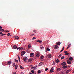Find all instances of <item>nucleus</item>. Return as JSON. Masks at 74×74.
<instances>
[{"label": "nucleus", "mask_w": 74, "mask_h": 74, "mask_svg": "<svg viewBox=\"0 0 74 74\" xmlns=\"http://www.w3.org/2000/svg\"><path fill=\"white\" fill-rule=\"evenodd\" d=\"M53 47L54 49H58V48H59V47L57 45H54L53 46Z\"/></svg>", "instance_id": "1"}, {"label": "nucleus", "mask_w": 74, "mask_h": 74, "mask_svg": "<svg viewBox=\"0 0 74 74\" xmlns=\"http://www.w3.org/2000/svg\"><path fill=\"white\" fill-rule=\"evenodd\" d=\"M23 60L25 62H27V58L26 57H25L23 58Z\"/></svg>", "instance_id": "2"}, {"label": "nucleus", "mask_w": 74, "mask_h": 74, "mask_svg": "<svg viewBox=\"0 0 74 74\" xmlns=\"http://www.w3.org/2000/svg\"><path fill=\"white\" fill-rule=\"evenodd\" d=\"M23 49V48L22 47H19L18 48H17V50H18V49H19L20 51H21V50H22V49Z\"/></svg>", "instance_id": "3"}, {"label": "nucleus", "mask_w": 74, "mask_h": 74, "mask_svg": "<svg viewBox=\"0 0 74 74\" xmlns=\"http://www.w3.org/2000/svg\"><path fill=\"white\" fill-rule=\"evenodd\" d=\"M66 63L65 62H63L61 64V65H62V66H66Z\"/></svg>", "instance_id": "4"}, {"label": "nucleus", "mask_w": 74, "mask_h": 74, "mask_svg": "<svg viewBox=\"0 0 74 74\" xmlns=\"http://www.w3.org/2000/svg\"><path fill=\"white\" fill-rule=\"evenodd\" d=\"M21 56H23V55H24L25 54V51H23L21 52Z\"/></svg>", "instance_id": "5"}, {"label": "nucleus", "mask_w": 74, "mask_h": 74, "mask_svg": "<svg viewBox=\"0 0 74 74\" xmlns=\"http://www.w3.org/2000/svg\"><path fill=\"white\" fill-rule=\"evenodd\" d=\"M53 67H52V68L51 69V70H50V71L51 72V73H53V72H54V71H53V70H54V69H53Z\"/></svg>", "instance_id": "6"}, {"label": "nucleus", "mask_w": 74, "mask_h": 74, "mask_svg": "<svg viewBox=\"0 0 74 74\" xmlns=\"http://www.w3.org/2000/svg\"><path fill=\"white\" fill-rule=\"evenodd\" d=\"M60 44H61V43H60V42H57L56 43V44L57 45H60Z\"/></svg>", "instance_id": "7"}, {"label": "nucleus", "mask_w": 74, "mask_h": 74, "mask_svg": "<svg viewBox=\"0 0 74 74\" xmlns=\"http://www.w3.org/2000/svg\"><path fill=\"white\" fill-rule=\"evenodd\" d=\"M34 55V54L33 53H32L30 54V57H33Z\"/></svg>", "instance_id": "8"}, {"label": "nucleus", "mask_w": 74, "mask_h": 74, "mask_svg": "<svg viewBox=\"0 0 74 74\" xmlns=\"http://www.w3.org/2000/svg\"><path fill=\"white\" fill-rule=\"evenodd\" d=\"M12 63V62L11 61H9L7 63V64L8 65H10Z\"/></svg>", "instance_id": "9"}, {"label": "nucleus", "mask_w": 74, "mask_h": 74, "mask_svg": "<svg viewBox=\"0 0 74 74\" xmlns=\"http://www.w3.org/2000/svg\"><path fill=\"white\" fill-rule=\"evenodd\" d=\"M47 56L48 58H51V57H52V56H51V55L50 54H48L47 55Z\"/></svg>", "instance_id": "10"}, {"label": "nucleus", "mask_w": 74, "mask_h": 74, "mask_svg": "<svg viewBox=\"0 0 74 74\" xmlns=\"http://www.w3.org/2000/svg\"><path fill=\"white\" fill-rule=\"evenodd\" d=\"M69 60L72 61L73 60V57H70L69 58Z\"/></svg>", "instance_id": "11"}, {"label": "nucleus", "mask_w": 74, "mask_h": 74, "mask_svg": "<svg viewBox=\"0 0 74 74\" xmlns=\"http://www.w3.org/2000/svg\"><path fill=\"white\" fill-rule=\"evenodd\" d=\"M67 63L68 64H71V62L69 61V60L67 61Z\"/></svg>", "instance_id": "12"}, {"label": "nucleus", "mask_w": 74, "mask_h": 74, "mask_svg": "<svg viewBox=\"0 0 74 74\" xmlns=\"http://www.w3.org/2000/svg\"><path fill=\"white\" fill-rule=\"evenodd\" d=\"M14 37L16 40H18L19 39V37L17 36H15Z\"/></svg>", "instance_id": "13"}, {"label": "nucleus", "mask_w": 74, "mask_h": 74, "mask_svg": "<svg viewBox=\"0 0 74 74\" xmlns=\"http://www.w3.org/2000/svg\"><path fill=\"white\" fill-rule=\"evenodd\" d=\"M13 48L14 49H16V48L17 49V46L16 45H14L13 46Z\"/></svg>", "instance_id": "14"}, {"label": "nucleus", "mask_w": 74, "mask_h": 74, "mask_svg": "<svg viewBox=\"0 0 74 74\" xmlns=\"http://www.w3.org/2000/svg\"><path fill=\"white\" fill-rule=\"evenodd\" d=\"M36 56H38V57L39 56H40V53H37L36 54Z\"/></svg>", "instance_id": "15"}, {"label": "nucleus", "mask_w": 74, "mask_h": 74, "mask_svg": "<svg viewBox=\"0 0 74 74\" xmlns=\"http://www.w3.org/2000/svg\"><path fill=\"white\" fill-rule=\"evenodd\" d=\"M32 60V59L30 58L28 60V61L29 62H31Z\"/></svg>", "instance_id": "16"}, {"label": "nucleus", "mask_w": 74, "mask_h": 74, "mask_svg": "<svg viewBox=\"0 0 74 74\" xmlns=\"http://www.w3.org/2000/svg\"><path fill=\"white\" fill-rule=\"evenodd\" d=\"M36 41L37 42H39V43H41V42H42V41L40 40H37Z\"/></svg>", "instance_id": "17"}, {"label": "nucleus", "mask_w": 74, "mask_h": 74, "mask_svg": "<svg viewBox=\"0 0 74 74\" xmlns=\"http://www.w3.org/2000/svg\"><path fill=\"white\" fill-rule=\"evenodd\" d=\"M20 67L21 68V69H22V70L24 69V68H23V67H22L21 65H20Z\"/></svg>", "instance_id": "18"}, {"label": "nucleus", "mask_w": 74, "mask_h": 74, "mask_svg": "<svg viewBox=\"0 0 74 74\" xmlns=\"http://www.w3.org/2000/svg\"><path fill=\"white\" fill-rule=\"evenodd\" d=\"M18 68V65L16 64L15 66V70H16L17 68Z\"/></svg>", "instance_id": "19"}, {"label": "nucleus", "mask_w": 74, "mask_h": 74, "mask_svg": "<svg viewBox=\"0 0 74 74\" xmlns=\"http://www.w3.org/2000/svg\"><path fill=\"white\" fill-rule=\"evenodd\" d=\"M67 67V66H64L62 67L63 69H66Z\"/></svg>", "instance_id": "20"}, {"label": "nucleus", "mask_w": 74, "mask_h": 74, "mask_svg": "<svg viewBox=\"0 0 74 74\" xmlns=\"http://www.w3.org/2000/svg\"><path fill=\"white\" fill-rule=\"evenodd\" d=\"M40 48L42 49H44V47H43V46H42V45L40 46Z\"/></svg>", "instance_id": "21"}, {"label": "nucleus", "mask_w": 74, "mask_h": 74, "mask_svg": "<svg viewBox=\"0 0 74 74\" xmlns=\"http://www.w3.org/2000/svg\"><path fill=\"white\" fill-rule=\"evenodd\" d=\"M4 29H0V32H4Z\"/></svg>", "instance_id": "22"}, {"label": "nucleus", "mask_w": 74, "mask_h": 74, "mask_svg": "<svg viewBox=\"0 0 74 74\" xmlns=\"http://www.w3.org/2000/svg\"><path fill=\"white\" fill-rule=\"evenodd\" d=\"M28 48H30L32 47L31 46V45H29L28 46Z\"/></svg>", "instance_id": "23"}, {"label": "nucleus", "mask_w": 74, "mask_h": 74, "mask_svg": "<svg viewBox=\"0 0 74 74\" xmlns=\"http://www.w3.org/2000/svg\"><path fill=\"white\" fill-rule=\"evenodd\" d=\"M69 72H70V70H68L66 71V74H67V73H69Z\"/></svg>", "instance_id": "24"}, {"label": "nucleus", "mask_w": 74, "mask_h": 74, "mask_svg": "<svg viewBox=\"0 0 74 74\" xmlns=\"http://www.w3.org/2000/svg\"><path fill=\"white\" fill-rule=\"evenodd\" d=\"M62 56V54H60L59 56H58V58L59 59H60V58H61V57Z\"/></svg>", "instance_id": "25"}, {"label": "nucleus", "mask_w": 74, "mask_h": 74, "mask_svg": "<svg viewBox=\"0 0 74 74\" xmlns=\"http://www.w3.org/2000/svg\"><path fill=\"white\" fill-rule=\"evenodd\" d=\"M43 58H44V56H41V57H40V59H41V60L42 59H43Z\"/></svg>", "instance_id": "26"}, {"label": "nucleus", "mask_w": 74, "mask_h": 74, "mask_svg": "<svg viewBox=\"0 0 74 74\" xmlns=\"http://www.w3.org/2000/svg\"><path fill=\"white\" fill-rule=\"evenodd\" d=\"M61 70V69L60 68H57V71H60Z\"/></svg>", "instance_id": "27"}, {"label": "nucleus", "mask_w": 74, "mask_h": 74, "mask_svg": "<svg viewBox=\"0 0 74 74\" xmlns=\"http://www.w3.org/2000/svg\"><path fill=\"white\" fill-rule=\"evenodd\" d=\"M41 73V72L40 70H38V74H40Z\"/></svg>", "instance_id": "28"}, {"label": "nucleus", "mask_w": 74, "mask_h": 74, "mask_svg": "<svg viewBox=\"0 0 74 74\" xmlns=\"http://www.w3.org/2000/svg\"><path fill=\"white\" fill-rule=\"evenodd\" d=\"M64 56H63L61 57V60H62V59H64Z\"/></svg>", "instance_id": "29"}, {"label": "nucleus", "mask_w": 74, "mask_h": 74, "mask_svg": "<svg viewBox=\"0 0 74 74\" xmlns=\"http://www.w3.org/2000/svg\"><path fill=\"white\" fill-rule=\"evenodd\" d=\"M64 47H63L62 48V50L60 51V52H62V51H63V50H64Z\"/></svg>", "instance_id": "30"}, {"label": "nucleus", "mask_w": 74, "mask_h": 74, "mask_svg": "<svg viewBox=\"0 0 74 74\" xmlns=\"http://www.w3.org/2000/svg\"><path fill=\"white\" fill-rule=\"evenodd\" d=\"M55 61L57 63H59V62H58V61L56 60H55Z\"/></svg>", "instance_id": "31"}, {"label": "nucleus", "mask_w": 74, "mask_h": 74, "mask_svg": "<svg viewBox=\"0 0 74 74\" xmlns=\"http://www.w3.org/2000/svg\"><path fill=\"white\" fill-rule=\"evenodd\" d=\"M55 61H54L53 62V65H55Z\"/></svg>", "instance_id": "32"}, {"label": "nucleus", "mask_w": 74, "mask_h": 74, "mask_svg": "<svg viewBox=\"0 0 74 74\" xmlns=\"http://www.w3.org/2000/svg\"><path fill=\"white\" fill-rule=\"evenodd\" d=\"M15 64L14 63H13L12 64V66H13V67H15Z\"/></svg>", "instance_id": "33"}, {"label": "nucleus", "mask_w": 74, "mask_h": 74, "mask_svg": "<svg viewBox=\"0 0 74 74\" xmlns=\"http://www.w3.org/2000/svg\"><path fill=\"white\" fill-rule=\"evenodd\" d=\"M47 51H50V49H49L48 48H47Z\"/></svg>", "instance_id": "34"}, {"label": "nucleus", "mask_w": 74, "mask_h": 74, "mask_svg": "<svg viewBox=\"0 0 74 74\" xmlns=\"http://www.w3.org/2000/svg\"><path fill=\"white\" fill-rule=\"evenodd\" d=\"M4 35H5V34H3V33H2L1 35V36H3Z\"/></svg>", "instance_id": "35"}, {"label": "nucleus", "mask_w": 74, "mask_h": 74, "mask_svg": "<svg viewBox=\"0 0 74 74\" xmlns=\"http://www.w3.org/2000/svg\"><path fill=\"white\" fill-rule=\"evenodd\" d=\"M32 69H33L34 70V69H36V67H34V66H32Z\"/></svg>", "instance_id": "36"}, {"label": "nucleus", "mask_w": 74, "mask_h": 74, "mask_svg": "<svg viewBox=\"0 0 74 74\" xmlns=\"http://www.w3.org/2000/svg\"><path fill=\"white\" fill-rule=\"evenodd\" d=\"M31 72L32 73H34V70H32Z\"/></svg>", "instance_id": "37"}, {"label": "nucleus", "mask_w": 74, "mask_h": 74, "mask_svg": "<svg viewBox=\"0 0 74 74\" xmlns=\"http://www.w3.org/2000/svg\"><path fill=\"white\" fill-rule=\"evenodd\" d=\"M36 37H34L32 38V40H34V39H36Z\"/></svg>", "instance_id": "38"}, {"label": "nucleus", "mask_w": 74, "mask_h": 74, "mask_svg": "<svg viewBox=\"0 0 74 74\" xmlns=\"http://www.w3.org/2000/svg\"><path fill=\"white\" fill-rule=\"evenodd\" d=\"M65 55H69V54H70L69 53H65Z\"/></svg>", "instance_id": "39"}, {"label": "nucleus", "mask_w": 74, "mask_h": 74, "mask_svg": "<svg viewBox=\"0 0 74 74\" xmlns=\"http://www.w3.org/2000/svg\"><path fill=\"white\" fill-rule=\"evenodd\" d=\"M42 63V62H40L39 64V66H41V64Z\"/></svg>", "instance_id": "40"}, {"label": "nucleus", "mask_w": 74, "mask_h": 74, "mask_svg": "<svg viewBox=\"0 0 74 74\" xmlns=\"http://www.w3.org/2000/svg\"><path fill=\"white\" fill-rule=\"evenodd\" d=\"M33 32H34V33H37V32H36V30H34L33 31Z\"/></svg>", "instance_id": "41"}, {"label": "nucleus", "mask_w": 74, "mask_h": 74, "mask_svg": "<svg viewBox=\"0 0 74 74\" xmlns=\"http://www.w3.org/2000/svg\"><path fill=\"white\" fill-rule=\"evenodd\" d=\"M16 60L15 61V62H17V63H18V60Z\"/></svg>", "instance_id": "42"}, {"label": "nucleus", "mask_w": 74, "mask_h": 74, "mask_svg": "<svg viewBox=\"0 0 74 74\" xmlns=\"http://www.w3.org/2000/svg\"><path fill=\"white\" fill-rule=\"evenodd\" d=\"M5 32H9V31H8L7 30H5Z\"/></svg>", "instance_id": "43"}, {"label": "nucleus", "mask_w": 74, "mask_h": 74, "mask_svg": "<svg viewBox=\"0 0 74 74\" xmlns=\"http://www.w3.org/2000/svg\"><path fill=\"white\" fill-rule=\"evenodd\" d=\"M48 70V68H46L45 69V71H47V70Z\"/></svg>", "instance_id": "44"}, {"label": "nucleus", "mask_w": 74, "mask_h": 74, "mask_svg": "<svg viewBox=\"0 0 74 74\" xmlns=\"http://www.w3.org/2000/svg\"><path fill=\"white\" fill-rule=\"evenodd\" d=\"M70 46H71V44H69V45L68 46V47H70Z\"/></svg>", "instance_id": "45"}, {"label": "nucleus", "mask_w": 74, "mask_h": 74, "mask_svg": "<svg viewBox=\"0 0 74 74\" xmlns=\"http://www.w3.org/2000/svg\"><path fill=\"white\" fill-rule=\"evenodd\" d=\"M10 33H8L7 34V36H10Z\"/></svg>", "instance_id": "46"}, {"label": "nucleus", "mask_w": 74, "mask_h": 74, "mask_svg": "<svg viewBox=\"0 0 74 74\" xmlns=\"http://www.w3.org/2000/svg\"><path fill=\"white\" fill-rule=\"evenodd\" d=\"M3 29V27H2L1 26H0V29Z\"/></svg>", "instance_id": "47"}, {"label": "nucleus", "mask_w": 74, "mask_h": 74, "mask_svg": "<svg viewBox=\"0 0 74 74\" xmlns=\"http://www.w3.org/2000/svg\"><path fill=\"white\" fill-rule=\"evenodd\" d=\"M34 34H32L31 35V36H34Z\"/></svg>", "instance_id": "48"}, {"label": "nucleus", "mask_w": 74, "mask_h": 74, "mask_svg": "<svg viewBox=\"0 0 74 74\" xmlns=\"http://www.w3.org/2000/svg\"><path fill=\"white\" fill-rule=\"evenodd\" d=\"M18 56V59H19V60L20 59V58L19 57V56Z\"/></svg>", "instance_id": "49"}, {"label": "nucleus", "mask_w": 74, "mask_h": 74, "mask_svg": "<svg viewBox=\"0 0 74 74\" xmlns=\"http://www.w3.org/2000/svg\"><path fill=\"white\" fill-rule=\"evenodd\" d=\"M2 33H3L2 32H0V35H1Z\"/></svg>", "instance_id": "50"}, {"label": "nucleus", "mask_w": 74, "mask_h": 74, "mask_svg": "<svg viewBox=\"0 0 74 74\" xmlns=\"http://www.w3.org/2000/svg\"><path fill=\"white\" fill-rule=\"evenodd\" d=\"M67 53V51H64V53Z\"/></svg>", "instance_id": "51"}, {"label": "nucleus", "mask_w": 74, "mask_h": 74, "mask_svg": "<svg viewBox=\"0 0 74 74\" xmlns=\"http://www.w3.org/2000/svg\"><path fill=\"white\" fill-rule=\"evenodd\" d=\"M57 61H58V62H60V61H59V59H57Z\"/></svg>", "instance_id": "52"}, {"label": "nucleus", "mask_w": 74, "mask_h": 74, "mask_svg": "<svg viewBox=\"0 0 74 74\" xmlns=\"http://www.w3.org/2000/svg\"><path fill=\"white\" fill-rule=\"evenodd\" d=\"M64 71H63L62 72V74H64Z\"/></svg>", "instance_id": "53"}, {"label": "nucleus", "mask_w": 74, "mask_h": 74, "mask_svg": "<svg viewBox=\"0 0 74 74\" xmlns=\"http://www.w3.org/2000/svg\"><path fill=\"white\" fill-rule=\"evenodd\" d=\"M16 72H14V73H13V74H16Z\"/></svg>", "instance_id": "54"}, {"label": "nucleus", "mask_w": 74, "mask_h": 74, "mask_svg": "<svg viewBox=\"0 0 74 74\" xmlns=\"http://www.w3.org/2000/svg\"><path fill=\"white\" fill-rule=\"evenodd\" d=\"M69 48V47H67V49H68V48Z\"/></svg>", "instance_id": "55"}, {"label": "nucleus", "mask_w": 74, "mask_h": 74, "mask_svg": "<svg viewBox=\"0 0 74 74\" xmlns=\"http://www.w3.org/2000/svg\"><path fill=\"white\" fill-rule=\"evenodd\" d=\"M35 67H37V66H35Z\"/></svg>", "instance_id": "56"}, {"label": "nucleus", "mask_w": 74, "mask_h": 74, "mask_svg": "<svg viewBox=\"0 0 74 74\" xmlns=\"http://www.w3.org/2000/svg\"><path fill=\"white\" fill-rule=\"evenodd\" d=\"M69 70V71H71V70Z\"/></svg>", "instance_id": "57"}, {"label": "nucleus", "mask_w": 74, "mask_h": 74, "mask_svg": "<svg viewBox=\"0 0 74 74\" xmlns=\"http://www.w3.org/2000/svg\"><path fill=\"white\" fill-rule=\"evenodd\" d=\"M29 74H32V73H30Z\"/></svg>", "instance_id": "58"}, {"label": "nucleus", "mask_w": 74, "mask_h": 74, "mask_svg": "<svg viewBox=\"0 0 74 74\" xmlns=\"http://www.w3.org/2000/svg\"><path fill=\"white\" fill-rule=\"evenodd\" d=\"M19 60V62H20V59Z\"/></svg>", "instance_id": "59"}, {"label": "nucleus", "mask_w": 74, "mask_h": 74, "mask_svg": "<svg viewBox=\"0 0 74 74\" xmlns=\"http://www.w3.org/2000/svg\"><path fill=\"white\" fill-rule=\"evenodd\" d=\"M26 40V39H24V40Z\"/></svg>", "instance_id": "60"}, {"label": "nucleus", "mask_w": 74, "mask_h": 74, "mask_svg": "<svg viewBox=\"0 0 74 74\" xmlns=\"http://www.w3.org/2000/svg\"><path fill=\"white\" fill-rule=\"evenodd\" d=\"M11 36V35H10V36Z\"/></svg>", "instance_id": "61"}]
</instances>
